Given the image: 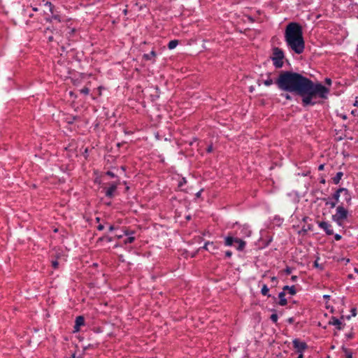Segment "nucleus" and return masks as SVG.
Instances as JSON below:
<instances>
[{"mask_svg": "<svg viewBox=\"0 0 358 358\" xmlns=\"http://www.w3.org/2000/svg\"><path fill=\"white\" fill-rule=\"evenodd\" d=\"M329 94V89L322 85L320 83H313L308 78L298 95L301 96L303 106H314L317 102L314 99L319 97L326 99Z\"/></svg>", "mask_w": 358, "mask_h": 358, "instance_id": "nucleus-1", "label": "nucleus"}, {"mask_svg": "<svg viewBox=\"0 0 358 358\" xmlns=\"http://www.w3.org/2000/svg\"><path fill=\"white\" fill-rule=\"evenodd\" d=\"M285 42L288 50L295 54L301 55L305 49L302 27L297 22L289 23L285 29Z\"/></svg>", "mask_w": 358, "mask_h": 358, "instance_id": "nucleus-2", "label": "nucleus"}, {"mask_svg": "<svg viewBox=\"0 0 358 358\" xmlns=\"http://www.w3.org/2000/svg\"><path fill=\"white\" fill-rule=\"evenodd\" d=\"M308 78L292 71H282L275 83L278 87L285 92H294L299 94Z\"/></svg>", "mask_w": 358, "mask_h": 358, "instance_id": "nucleus-3", "label": "nucleus"}, {"mask_svg": "<svg viewBox=\"0 0 358 358\" xmlns=\"http://www.w3.org/2000/svg\"><path fill=\"white\" fill-rule=\"evenodd\" d=\"M348 210L343 204L338 205L336 208L335 214L332 215L331 220L336 222L339 227H343L344 222L348 217Z\"/></svg>", "mask_w": 358, "mask_h": 358, "instance_id": "nucleus-4", "label": "nucleus"}, {"mask_svg": "<svg viewBox=\"0 0 358 358\" xmlns=\"http://www.w3.org/2000/svg\"><path fill=\"white\" fill-rule=\"evenodd\" d=\"M224 243L225 246H232L234 243H237L236 249L238 251H243L246 245V242L243 239L230 235L224 238Z\"/></svg>", "mask_w": 358, "mask_h": 358, "instance_id": "nucleus-5", "label": "nucleus"}, {"mask_svg": "<svg viewBox=\"0 0 358 358\" xmlns=\"http://www.w3.org/2000/svg\"><path fill=\"white\" fill-rule=\"evenodd\" d=\"M343 194V196L345 198V201L347 203V205L350 206L352 203V196L350 195V193L349 190L344 187L338 188L332 195L331 199L332 201H334L336 203H339V198L341 196V194Z\"/></svg>", "mask_w": 358, "mask_h": 358, "instance_id": "nucleus-6", "label": "nucleus"}, {"mask_svg": "<svg viewBox=\"0 0 358 358\" xmlns=\"http://www.w3.org/2000/svg\"><path fill=\"white\" fill-rule=\"evenodd\" d=\"M284 57L285 55L282 49L277 47L273 49L271 59L275 68H281L283 66Z\"/></svg>", "mask_w": 358, "mask_h": 358, "instance_id": "nucleus-7", "label": "nucleus"}, {"mask_svg": "<svg viewBox=\"0 0 358 358\" xmlns=\"http://www.w3.org/2000/svg\"><path fill=\"white\" fill-rule=\"evenodd\" d=\"M292 344L297 353H303V352L308 348L306 343L301 341L298 338L294 339L292 341Z\"/></svg>", "mask_w": 358, "mask_h": 358, "instance_id": "nucleus-8", "label": "nucleus"}, {"mask_svg": "<svg viewBox=\"0 0 358 358\" xmlns=\"http://www.w3.org/2000/svg\"><path fill=\"white\" fill-rule=\"evenodd\" d=\"M318 227L323 229L327 235H332L334 234L331 224L327 222L322 221L318 222Z\"/></svg>", "mask_w": 358, "mask_h": 358, "instance_id": "nucleus-9", "label": "nucleus"}, {"mask_svg": "<svg viewBox=\"0 0 358 358\" xmlns=\"http://www.w3.org/2000/svg\"><path fill=\"white\" fill-rule=\"evenodd\" d=\"M117 188V183H115V182L110 183L109 185V187L106 188L105 195L109 198L113 197Z\"/></svg>", "mask_w": 358, "mask_h": 358, "instance_id": "nucleus-10", "label": "nucleus"}, {"mask_svg": "<svg viewBox=\"0 0 358 358\" xmlns=\"http://www.w3.org/2000/svg\"><path fill=\"white\" fill-rule=\"evenodd\" d=\"M329 324L336 326V328L339 330L342 329L343 327V324L342 322L341 321V320H339L335 317H332L331 318V320H329Z\"/></svg>", "mask_w": 358, "mask_h": 358, "instance_id": "nucleus-11", "label": "nucleus"}, {"mask_svg": "<svg viewBox=\"0 0 358 358\" xmlns=\"http://www.w3.org/2000/svg\"><path fill=\"white\" fill-rule=\"evenodd\" d=\"M239 235L243 237H249L251 235V231L249 227L246 225L241 226Z\"/></svg>", "mask_w": 358, "mask_h": 358, "instance_id": "nucleus-12", "label": "nucleus"}, {"mask_svg": "<svg viewBox=\"0 0 358 358\" xmlns=\"http://www.w3.org/2000/svg\"><path fill=\"white\" fill-rule=\"evenodd\" d=\"M45 6H48L49 8H50V13H52V19L57 21V22H61V17L58 14H55L54 13V11H53V8H54V6L52 5V3L51 2H49V1H47L45 3Z\"/></svg>", "mask_w": 358, "mask_h": 358, "instance_id": "nucleus-13", "label": "nucleus"}, {"mask_svg": "<svg viewBox=\"0 0 358 358\" xmlns=\"http://www.w3.org/2000/svg\"><path fill=\"white\" fill-rule=\"evenodd\" d=\"M85 324V319L83 316H78L76 318V324L74 326V329L76 331H79L80 327Z\"/></svg>", "mask_w": 358, "mask_h": 358, "instance_id": "nucleus-14", "label": "nucleus"}, {"mask_svg": "<svg viewBox=\"0 0 358 358\" xmlns=\"http://www.w3.org/2000/svg\"><path fill=\"white\" fill-rule=\"evenodd\" d=\"M124 234L127 235V236H129L127 238H126L124 241V243L125 244H127V243H131L134 241L135 240V238L134 236H133L132 235L134 234V231H124Z\"/></svg>", "mask_w": 358, "mask_h": 358, "instance_id": "nucleus-15", "label": "nucleus"}, {"mask_svg": "<svg viewBox=\"0 0 358 358\" xmlns=\"http://www.w3.org/2000/svg\"><path fill=\"white\" fill-rule=\"evenodd\" d=\"M203 248L208 251L213 252L217 249V247L213 242H206L203 246Z\"/></svg>", "mask_w": 358, "mask_h": 358, "instance_id": "nucleus-16", "label": "nucleus"}, {"mask_svg": "<svg viewBox=\"0 0 358 358\" xmlns=\"http://www.w3.org/2000/svg\"><path fill=\"white\" fill-rule=\"evenodd\" d=\"M278 297H279L278 304L280 306H284L287 305V301L285 299V292H283V291L280 292L278 294Z\"/></svg>", "mask_w": 358, "mask_h": 358, "instance_id": "nucleus-17", "label": "nucleus"}, {"mask_svg": "<svg viewBox=\"0 0 358 358\" xmlns=\"http://www.w3.org/2000/svg\"><path fill=\"white\" fill-rule=\"evenodd\" d=\"M282 291L285 292L286 291H287L288 294H289L292 296L296 294V288H295L294 285H292V286H290V287L288 286V285H285V286L283 287Z\"/></svg>", "mask_w": 358, "mask_h": 358, "instance_id": "nucleus-18", "label": "nucleus"}, {"mask_svg": "<svg viewBox=\"0 0 358 358\" xmlns=\"http://www.w3.org/2000/svg\"><path fill=\"white\" fill-rule=\"evenodd\" d=\"M343 176V172H341V171L338 172L336 173V175L332 178L333 182L336 185H338L340 182Z\"/></svg>", "mask_w": 358, "mask_h": 358, "instance_id": "nucleus-19", "label": "nucleus"}, {"mask_svg": "<svg viewBox=\"0 0 358 358\" xmlns=\"http://www.w3.org/2000/svg\"><path fill=\"white\" fill-rule=\"evenodd\" d=\"M156 56H157L156 52L152 50L149 54H144L143 57L145 60H151L152 58H155Z\"/></svg>", "mask_w": 358, "mask_h": 358, "instance_id": "nucleus-20", "label": "nucleus"}, {"mask_svg": "<svg viewBox=\"0 0 358 358\" xmlns=\"http://www.w3.org/2000/svg\"><path fill=\"white\" fill-rule=\"evenodd\" d=\"M325 201V205L329 206L331 208H334L336 206V203L334 201H332V199H324Z\"/></svg>", "mask_w": 358, "mask_h": 358, "instance_id": "nucleus-21", "label": "nucleus"}, {"mask_svg": "<svg viewBox=\"0 0 358 358\" xmlns=\"http://www.w3.org/2000/svg\"><path fill=\"white\" fill-rule=\"evenodd\" d=\"M178 45V40H172L170 41L168 44V48L170 50L174 49L177 45Z\"/></svg>", "mask_w": 358, "mask_h": 358, "instance_id": "nucleus-22", "label": "nucleus"}, {"mask_svg": "<svg viewBox=\"0 0 358 358\" xmlns=\"http://www.w3.org/2000/svg\"><path fill=\"white\" fill-rule=\"evenodd\" d=\"M268 292H269V289L268 288L267 285H263L262 289H261L262 294L264 296H269L270 295L268 294Z\"/></svg>", "mask_w": 358, "mask_h": 358, "instance_id": "nucleus-23", "label": "nucleus"}, {"mask_svg": "<svg viewBox=\"0 0 358 358\" xmlns=\"http://www.w3.org/2000/svg\"><path fill=\"white\" fill-rule=\"evenodd\" d=\"M99 241H106L108 243H110V242L113 241V238L108 236H104L99 238Z\"/></svg>", "mask_w": 358, "mask_h": 358, "instance_id": "nucleus-24", "label": "nucleus"}, {"mask_svg": "<svg viewBox=\"0 0 358 358\" xmlns=\"http://www.w3.org/2000/svg\"><path fill=\"white\" fill-rule=\"evenodd\" d=\"M263 83L266 85V86H270L273 83V80L270 78V77H268L267 79L264 80L263 81Z\"/></svg>", "mask_w": 358, "mask_h": 358, "instance_id": "nucleus-25", "label": "nucleus"}, {"mask_svg": "<svg viewBox=\"0 0 358 358\" xmlns=\"http://www.w3.org/2000/svg\"><path fill=\"white\" fill-rule=\"evenodd\" d=\"M270 319L273 322L276 323L278 319V315L276 313L272 314L270 317Z\"/></svg>", "mask_w": 358, "mask_h": 358, "instance_id": "nucleus-26", "label": "nucleus"}, {"mask_svg": "<svg viewBox=\"0 0 358 358\" xmlns=\"http://www.w3.org/2000/svg\"><path fill=\"white\" fill-rule=\"evenodd\" d=\"M80 93L87 95L90 93V89L87 87H85L80 90Z\"/></svg>", "mask_w": 358, "mask_h": 358, "instance_id": "nucleus-27", "label": "nucleus"}, {"mask_svg": "<svg viewBox=\"0 0 358 358\" xmlns=\"http://www.w3.org/2000/svg\"><path fill=\"white\" fill-rule=\"evenodd\" d=\"M292 271V268L287 266L285 269V274L287 275H289Z\"/></svg>", "mask_w": 358, "mask_h": 358, "instance_id": "nucleus-28", "label": "nucleus"}, {"mask_svg": "<svg viewBox=\"0 0 358 358\" xmlns=\"http://www.w3.org/2000/svg\"><path fill=\"white\" fill-rule=\"evenodd\" d=\"M106 174H107L108 176L111 177V178H116V177H117V176H116V175H115L113 172H112V171H107V172H106Z\"/></svg>", "mask_w": 358, "mask_h": 358, "instance_id": "nucleus-29", "label": "nucleus"}, {"mask_svg": "<svg viewBox=\"0 0 358 358\" xmlns=\"http://www.w3.org/2000/svg\"><path fill=\"white\" fill-rule=\"evenodd\" d=\"M324 82L325 83L329 85V86H331V78H326L325 80H324Z\"/></svg>", "mask_w": 358, "mask_h": 358, "instance_id": "nucleus-30", "label": "nucleus"}, {"mask_svg": "<svg viewBox=\"0 0 358 358\" xmlns=\"http://www.w3.org/2000/svg\"><path fill=\"white\" fill-rule=\"evenodd\" d=\"M186 183V180L185 178H182V180L179 182L178 186L182 187L184 184Z\"/></svg>", "mask_w": 358, "mask_h": 358, "instance_id": "nucleus-31", "label": "nucleus"}, {"mask_svg": "<svg viewBox=\"0 0 358 358\" xmlns=\"http://www.w3.org/2000/svg\"><path fill=\"white\" fill-rule=\"evenodd\" d=\"M52 266H53V268H57L58 265H59V263H58V262H57V261H53V262H52Z\"/></svg>", "mask_w": 358, "mask_h": 358, "instance_id": "nucleus-32", "label": "nucleus"}, {"mask_svg": "<svg viewBox=\"0 0 358 358\" xmlns=\"http://www.w3.org/2000/svg\"><path fill=\"white\" fill-rule=\"evenodd\" d=\"M345 352H346V358H352V353L348 352V350H345Z\"/></svg>", "mask_w": 358, "mask_h": 358, "instance_id": "nucleus-33", "label": "nucleus"}, {"mask_svg": "<svg viewBox=\"0 0 358 358\" xmlns=\"http://www.w3.org/2000/svg\"><path fill=\"white\" fill-rule=\"evenodd\" d=\"M231 255H232V252H231V251L227 250V251H226V252H225V256H226L227 257H229H229H231Z\"/></svg>", "mask_w": 358, "mask_h": 358, "instance_id": "nucleus-34", "label": "nucleus"}, {"mask_svg": "<svg viewBox=\"0 0 358 358\" xmlns=\"http://www.w3.org/2000/svg\"><path fill=\"white\" fill-rule=\"evenodd\" d=\"M213 145H210L208 148H207V152L210 153L213 151Z\"/></svg>", "mask_w": 358, "mask_h": 358, "instance_id": "nucleus-35", "label": "nucleus"}, {"mask_svg": "<svg viewBox=\"0 0 358 358\" xmlns=\"http://www.w3.org/2000/svg\"><path fill=\"white\" fill-rule=\"evenodd\" d=\"M341 238H342L341 236L338 234H335V236H334V238L336 241H340L341 239Z\"/></svg>", "mask_w": 358, "mask_h": 358, "instance_id": "nucleus-36", "label": "nucleus"}, {"mask_svg": "<svg viewBox=\"0 0 358 358\" xmlns=\"http://www.w3.org/2000/svg\"><path fill=\"white\" fill-rule=\"evenodd\" d=\"M104 229V226L103 224H99L98 227H97V229L99 230V231H101Z\"/></svg>", "mask_w": 358, "mask_h": 358, "instance_id": "nucleus-37", "label": "nucleus"}, {"mask_svg": "<svg viewBox=\"0 0 358 358\" xmlns=\"http://www.w3.org/2000/svg\"><path fill=\"white\" fill-rule=\"evenodd\" d=\"M324 164H320L319 166H318V170L319 171H322L324 170Z\"/></svg>", "mask_w": 358, "mask_h": 358, "instance_id": "nucleus-38", "label": "nucleus"}, {"mask_svg": "<svg viewBox=\"0 0 358 358\" xmlns=\"http://www.w3.org/2000/svg\"><path fill=\"white\" fill-rule=\"evenodd\" d=\"M296 279H297V276L296 275H292V278H291V280L292 281H294V282L296 281Z\"/></svg>", "mask_w": 358, "mask_h": 358, "instance_id": "nucleus-39", "label": "nucleus"}, {"mask_svg": "<svg viewBox=\"0 0 358 358\" xmlns=\"http://www.w3.org/2000/svg\"><path fill=\"white\" fill-rule=\"evenodd\" d=\"M353 105H354L355 106L358 107V99H357V97L356 98V100H355V103H354V104H353Z\"/></svg>", "mask_w": 358, "mask_h": 358, "instance_id": "nucleus-40", "label": "nucleus"}, {"mask_svg": "<svg viewBox=\"0 0 358 358\" xmlns=\"http://www.w3.org/2000/svg\"><path fill=\"white\" fill-rule=\"evenodd\" d=\"M285 99H288V100H290V99H291V96H290V95H289V94H286V95L285 96Z\"/></svg>", "mask_w": 358, "mask_h": 358, "instance_id": "nucleus-41", "label": "nucleus"}, {"mask_svg": "<svg viewBox=\"0 0 358 358\" xmlns=\"http://www.w3.org/2000/svg\"><path fill=\"white\" fill-rule=\"evenodd\" d=\"M114 229H115V227H114L113 225H110V226L109 227V231H113V230H114Z\"/></svg>", "mask_w": 358, "mask_h": 358, "instance_id": "nucleus-42", "label": "nucleus"}, {"mask_svg": "<svg viewBox=\"0 0 358 358\" xmlns=\"http://www.w3.org/2000/svg\"><path fill=\"white\" fill-rule=\"evenodd\" d=\"M297 358H303V353H299V356Z\"/></svg>", "mask_w": 358, "mask_h": 358, "instance_id": "nucleus-43", "label": "nucleus"}, {"mask_svg": "<svg viewBox=\"0 0 358 358\" xmlns=\"http://www.w3.org/2000/svg\"><path fill=\"white\" fill-rule=\"evenodd\" d=\"M271 281L272 282L277 281V278L276 277H272L271 278Z\"/></svg>", "mask_w": 358, "mask_h": 358, "instance_id": "nucleus-44", "label": "nucleus"}, {"mask_svg": "<svg viewBox=\"0 0 358 358\" xmlns=\"http://www.w3.org/2000/svg\"><path fill=\"white\" fill-rule=\"evenodd\" d=\"M122 236H123V235H122V234H120V235H117V236H116L117 238H118V239L122 238Z\"/></svg>", "mask_w": 358, "mask_h": 358, "instance_id": "nucleus-45", "label": "nucleus"}, {"mask_svg": "<svg viewBox=\"0 0 358 358\" xmlns=\"http://www.w3.org/2000/svg\"><path fill=\"white\" fill-rule=\"evenodd\" d=\"M352 114H353V115H356L357 114V112L356 110H352Z\"/></svg>", "mask_w": 358, "mask_h": 358, "instance_id": "nucleus-46", "label": "nucleus"}, {"mask_svg": "<svg viewBox=\"0 0 358 358\" xmlns=\"http://www.w3.org/2000/svg\"><path fill=\"white\" fill-rule=\"evenodd\" d=\"M201 195V191L196 193V196L199 197Z\"/></svg>", "mask_w": 358, "mask_h": 358, "instance_id": "nucleus-47", "label": "nucleus"}, {"mask_svg": "<svg viewBox=\"0 0 358 358\" xmlns=\"http://www.w3.org/2000/svg\"><path fill=\"white\" fill-rule=\"evenodd\" d=\"M324 298L328 299V298H329V295H324Z\"/></svg>", "mask_w": 358, "mask_h": 358, "instance_id": "nucleus-48", "label": "nucleus"}, {"mask_svg": "<svg viewBox=\"0 0 358 358\" xmlns=\"http://www.w3.org/2000/svg\"><path fill=\"white\" fill-rule=\"evenodd\" d=\"M355 272H356L358 274V268H355Z\"/></svg>", "mask_w": 358, "mask_h": 358, "instance_id": "nucleus-49", "label": "nucleus"}, {"mask_svg": "<svg viewBox=\"0 0 358 358\" xmlns=\"http://www.w3.org/2000/svg\"><path fill=\"white\" fill-rule=\"evenodd\" d=\"M321 182H322V183H323V184H324V183H325V180H324V179H322V180H321Z\"/></svg>", "mask_w": 358, "mask_h": 358, "instance_id": "nucleus-50", "label": "nucleus"}, {"mask_svg": "<svg viewBox=\"0 0 358 358\" xmlns=\"http://www.w3.org/2000/svg\"><path fill=\"white\" fill-rule=\"evenodd\" d=\"M33 10H34V11H37V10H38V8H33Z\"/></svg>", "mask_w": 358, "mask_h": 358, "instance_id": "nucleus-51", "label": "nucleus"}, {"mask_svg": "<svg viewBox=\"0 0 358 358\" xmlns=\"http://www.w3.org/2000/svg\"><path fill=\"white\" fill-rule=\"evenodd\" d=\"M52 39H53L52 36L49 37V41H52Z\"/></svg>", "mask_w": 358, "mask_h": 358, "instance_id": "nucleus-52", "label": "nucleus"}, {"mask_svg": "<svg viewBox=\"0 0 358 358\" xmlns=\"http://www.w3.org/2000/svg\"><path fill=\"white\" fill-rule=\"evenodd\" d=\"M343 119L345 120L347 118L346 115H343Z\"/></svg>", "mask_w": 358, "mask_h": 358, "instance_id": "nucleus-53", "label": "nucleus"}, {"mask_svg": "<svg viewBox=\"0 0 358 358\" xmlns=\"http://www.w3.org/2000/svg\"><path fill=\"white\" fill-rule=\"evenodd\" d=\"M124 13L125 15H127V10H124Z\"/></svg>", "mask_w": 358, "mask_h": 358, "instance_id": "nucleus-54", "label": "nucleus"}, {"mask_svg": "<svg viewBox=\"0 0 358 358\" xmlns=\"http://www.w3.org/2000/svg\"><path fill=\"white\" fill-rule=\"evenodd\" d=\"M352 313H353L352 315H353L354 316H355V315H356V314H355V310L352 311Z\"/></svg>", "mask_w": 358, "mask_h": 358, "instance_id": "nucleus-55", "label": "nucleus"}, {"mask_svg": "<svg viewBox=\"0 0 358 358\" xmlns=\"http://www.w3.org/2000/svg\"><path fill=\"white\" fill-rule=\"evenodd\" d=\"M357 115H358V113H357Z\"/></svg>", "mask_w": 358, "mask_h": 358, "instance_id": "nucleus-56", "label": "nucleus"}]
</instances>
